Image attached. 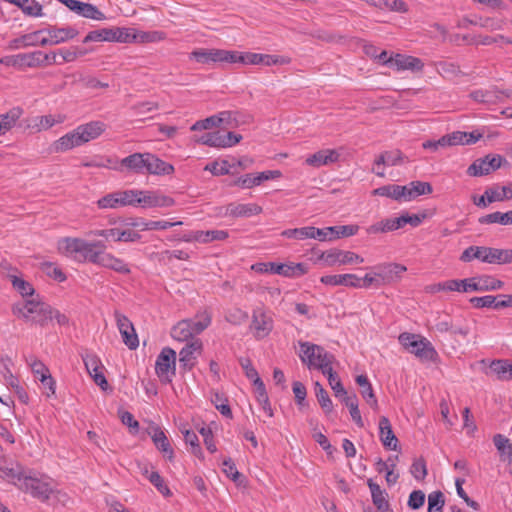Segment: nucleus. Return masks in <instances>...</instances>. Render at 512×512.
Segmentation results:
<instances>
[{"label": "nucleus", "instance_id": "42", "mask_svg": "<svg viewBox=\"0 0 512 512\" xmlns=\"http://www.w3.org/2000/svg\"><path fill=\"white\" fill-rule=\"evenodd\" d=\"M493 443L501 458L504 461L508 460L510 462L512 457V444L510 440L502 434H496L493 437Z\"/></svg>", "mask_w": 512, "mask_h": 512}, {"label": "nucleus", "instance_id": "24", "mask_svg": "<svg viewBox=\"0 0 512 512\" xmlns=\"http://www.w3.org/2000/svg\"><path fill=\"white\" fill-rule=\"evenodd\" d=\"M25 476L22 466L18 463L11 462L0 465V477L16 487L24 480Z\"/></svg>", "mask_w": 512, "mask_h": 512}, {"label": "nucleus", "instance_id": "62", "mask_svg": "<svg viewBox=\"0 0 512 512\" xmlns=\"http://www.w3.org/2000/svg\"><path fill=\"white\" fill-rule=\"evenodd\" d=\"M212 402L215 404L216 409L225 417L232 418V411L228 404V400L223 398L218 392L214 393Z\"/></svg>", "mask_w": 512, "mask_h": 512}, {"label": "nucleus", "instance_id": "46", "mask_svg": "<svg viewBox=\"0 0 512 512\" xmlns=\"http://www.w3.org/2000/svg\"><path fill=\"white\" fill-rule=\"evenodd\" d=\"M322 373L327 376L329 385L331 389L334 391L336 397H340L342 399L345 395L348 394L345 388L343 387L341 380L333 371L332 367H330L327 370H324V372Z\"/></svg>", "mask_w": 512, "mask_h": 512}, {"label": "nucleus", "instance_id": "63", "mask_svg": "<svg viewBox=\"0 0 512 512\" xmlns=\"http://www.w3.org/2000/svg\"><path fill=\"white\" fill-rule=\"evenodd\" d=\"M149 481L156 487V489L164 496H170L171 491L164 483V479L157 471H152L148 476Z\"/></svg>", "mask_w": 512, "mask_h": 512}, {"label": "nucleus", "instance_id": "55", "mask_svg": "<svg viewBox=\"0 0 512 512\" xmlns=\"http://www.w3.org/2000/svg\"><path fill=\"white\" fill-rule=\"evenodd\" d=\"M112 29L103 28L89 32L83 40V43L92 41H112Z\"/></svg>", "mask_w": 512, "mask_h": 512}, {"label": "nucleus", "instance_id": "21", "mask_svg": "<svg viewBox=\"0 0 512 512\" xmlns=\"http://www.w3.org/2000/svg\"><path fill=\"white\" fill-rule=\"evenodd\" d=\"M471 98L480 103L494 104L497 102H501L503 97L512 98V90L511 91H501V90H475L470 94Z\"/></svg>", "mask_w": 512, "mask_h": 512}, {"label": "nucleus", "instance_id": "44", "mask_svg": "<svg viewBox=\"0 0 512 512\" xmlns=\"http://www.w3.org/2000/svg\"><path fill=\"white\" fill-rule=\"evenodd\" d=\"M75 13L89 19L93 20H104L105 15L93 4L85 3L80 1V5H78Z\"/></svg>", "mask_w": 512, "mask_h": 512}, {"label": "nucleus", "instance_id": "49", "mask_svg": "<svg viewBox=\"0 0 512 512\" xmlns=\"http://www.w3.org/2000/svg\"><path fill=\"white\" fill-rule=\"evenodd\" d=\"M359 230L358 225H343V226H330L328 227V231H330L331 236L329 237V241L338 239L341 237H349L355 235Z\"/></svg>", "mask_w": 512, "mask_h": 512}, {"label": "nucleus", "instance_id": "61", "mask_svg": "<svg viewBox=\"0 0 512 512\" xmlns=\"http://www.w3.org/2000/svg\"><path fill=\"white\" fill-rule=\"evenodd\" d=\"M281 235L284 237H287V238H294V239H298V240L310 239V236H312L311 226L287 229V230H284L281 233Z\"/></svg>", "mask_w": 512, "mask_h": 512}, {"label": "nucleus", "instance_id": "51", "mask_svg": "<svg viewBox=\"0 0 512 512\" xmlns=\"http://www.w3.org/2000/svg\"><path fill=\"white\" fill-rule=\"evenodd\" d=\"M222 138H221V131H213V132H207L200 136L198 139H196L197 142L210 146V147H216V148H222L224 147V144H222Z\"/></svg>", "mask_w": 512, "mask_h": 512}, {"label": "nucleus", "instance_id": "34", "mask_svg": "<svg viewBox=\"0 0 512 512\" xmlns=\"http://www.w3.org/2000/svg\"><path fill=\"white\" fill-rule=\"evenodd\" d=\"M367 485L371 492L373 504L377 507V509L382 512H393L385 498V491L382 490L380 486L372 479H368Z\"/></svg>", "mask_w": 512, "mask_h": 512}, {"label": "nucleus", "instance_id": "39", "mask_svg": "<svg viewBox=\"0 0 512 512\" xmlns=\"http://www.w3.org/2000/svg\"><path fill=\"white\" fill-rule=\"evenodd\" d=\"M0 270L1 274L11 281L13 288H25L26 285H29L28 282L19 276L18 270L12 267L9 262L2 261Z\"/></svg>", "mask_w": 512, "mask_h": 512}, {"label": "nucleus", "instance_id": "47", "mask_svg": "<svg viewBox=\"0 0 512 512\" xmlns=\"http://www.w3.org/2000/svg\"><path fill=\"white\" fill-rule=\"evenodd\" d=\"M142 194H144V191H140V190H125V191L117 192V196L120 197L122 206L141 205Z\"/></svg>", "mask_w": 512, "mask_h": 512}, {"label": "nucleus", "instance_id": "4", "mask_svg": "<svg viewBox=\"0 0 512 512\" xmlns=\"http://www.w3.org/2000/svg\"><path fill=\"white\" fill-rule=\"evenodd\" d=\"M399 342L410 353L414 354L421 361H434L437 352L429 341L411 333L399 335Z\"/></svg>", "mask_w": 512, "mask_h": 512}, {"label": "nucleus", "instance_id": "26", "mask_svg": "<svg viewBox=\"0 0 512 512\" xmlns=\"http://www.w3.org/2000/svg\"><path fill=\"white\" fill-rule=\"evenodd\" d=\"M340 154L334 149H323L306 159V163L313 167H320L330 163L337 162Z\"/></svg>", "mask_w": 512, "mask_h": 512}, {"label": "nucleus", "instance_id": "11", "mask_svg": "<svg viewBox=\"0 0 512 512\" xmlns=\"http://www.w3.org/2000/svg\"><path fill=\"white\" fill-rule=\"evenodd\" d=\"M114 316L124 344L130 350H135L139 346V340L132 322L119 311H115Z\"/></svg>", "mask_w": 512, "mask_h": 512}, {"label": "nucleus", "instance_id": "8", "mask_svg": "<svg viewBox=\"0 0 512 512\" xmlns=\"http://www.w3.org/2000/svg\"><path fill=\"white\" fill-rule=\"evenodd\" d=\"M507 160L498 154H488L485 157L476 159L467 169L470 176H484L499 169Z\"/></svg>", "mask_w": 512, "mask_h": 512}, {"label": "nucleus", "instance_id": "10", "mask_svg": "<svg viewBox=\"0 0 512 512\" xmlns=\"http://www.w3.org/2000/svg\"><path fill=\"white\" fill-rule=\"evenodd\" d=\"M250 330L258 340L267 337L273 330V319L271 315L261 308L255 309L252 315Z\"/></svg>", "mask_w": 512, "mask_h": 512}, {"label": "nucleus", "instance_id": "59", "mask_svg": "<svg viewBox=\"0 0 512 512\" xmlns=\"http://www.w3.org/2000/svg\"><path fill=\"white\" fill-rule=\"evenodd\" d=\"M233 167L227 160H222L221 163L217 161H213L206 165L204 168L207 171H210L213 175H226L230 173V169Z\"/></svg>", "mask_w": 512, "mask_h": 512}, {"label": "nucleus", "instance_id": "37", "mask_svg": "<svg viewBox=\"0 0 512 512\" xmlns=\"http://www.w3.org/2000/svg\"><path fill=\"white\" fill-rule=\"evenodd\" d=\"M23 110L20 107H13L5 114H0V136L10 131L20 119Z\"/></svg>", "mask_w": 512, "mask_h": 512}, {"label": "nucleus", "instance_id": "28", "mask_svg": "<svg viewBox=\"0 0 512 512\" xmlns=\"http://www.w3.org/2000/svg\"><path fill=\"white\" fill-rule=\"evenodd\" d=\"M146 158V173L155 175H169L174 172V167L171 164L159 159L156 155L146 153Z\"/></svg>", "mask_w": 512, "mask_h": 512}, {"label": "nucleus", "instance_id": "16", "mask_svg": "<svg viewBox=\"0 0 512 512\" xmlns=\"http://www.w3.org/2000/svg\"><path fill=\"white\" fill-rule=\"evenodd\" d=\"M202 351V342L199 339L187 343L179 352L180 367L190 371L196 364L197 356Z\"/></svg>", "mask_w": 512, "mask_h": 512}, {"label": "nucleus", "instance_id": "36", "mask_svg": "<svg viewBox=\"0 0 512 512\" xmlns=\"http://www.w3.org/2000/svg\"><path fill=\"white\" fill-rule=\"evenodd\" d=\"M356 383L359 385L360 393L367 404L373 409H377L378 401L368 377L366 375H358L356 377Z\"/></svg>", "mask_w": 512, "mask_h": 512}, {"label": "nucleus", "instance_id": "53", "mask_svg": "<svg viewBox=\"0 0 512 512\" xmlns=\"http://www.w3.org/2000/svg\"><path fill=\"white\" fill-rule=\"evenodd\" d=\"M40 269L44 275L56 280L57 282H63L66 279L63 271L53 263L44 262L41 264Z\"/></svg>", "mask_w": 512, "mask_h": 512}, {"label": "nucleus", "instance_id": "23", "mask_svg": "<svg viewBox=\"0 0 512 512\" xmlns=\"http://www.w3.org/2000/svg\"><path fill=\"white\" fill-rule=\"evenodd\" d=\"M512 198V187L503 186L501 192L496 189H487L485 194L482 195L478 200L474 199V203L479 207H486L488 203L495 201H503L505 199Z\"/></svg>", "mask_w": 512, "mask_h": 512}, {"label": "nucleus", "instance_id": "31", "mask_svg": "<svg viewBox=\"0 0 512 512\" xmlns=\"http://www.w3.org/2000/svg\"><path fill=\"white\" fill-rule=\"evenodd\" d=\"M80 137L81 136L79 135V132L76 128L72 132L65 134L64 136L60 137L58 140H56L54 142V144H53L54 151L55 152H65L74 147L81 146L83 143H82Z\"/></svg>", "mask_w": 512, "mask_h": 512}, {"label": "nucleus", "instance_id": "13", "mask_svg": "<svg viewBox=\"0 0 512 512\" xmlns=\"http://www.w3.org/2000/svg\"><path fill=\"white\" fill-rule=\"evenodd\" d=\"M376 276L380 277L383 286L396 284L406 271V267L397 263H387L374 268Z\"/></svg>", "mask_w": 512, "mask_h": 512}, {"label": "nucleus", "instance_id": "38", "mask_svg": "<svg viewBox=\"0 0 512 512\" xmlns=\"http://www.w3.org/2000/svg\"><path fill=\"white\" fill-rule=\"evenodd\" d=\"M190 58L201 64L220 63V49H196L191 52Z\"/></svg>", "mask_w": 512, "mask_h": 512}, {"label": "nucleus", "instance_id": "54", "mask_svg": "<svg viewBox=\"0 0 512 512\" xmlns=\"http://www.w3.org/2000/svg\"><path fill=\"white\" fill-rule=\"evenodd\" d=\"M445 504L441 491H434L428 495V512H443Z\"/></svg>", "mask_w": 512, "mask_h": 512}, {"label": "nucleus", "instance_id": "5", "mask_svg": "<svg viewBox=\"0 0 512 512\" xmlns=\"http://www.w3.org/2000/svg\"><path fill=\"white\" fill-rule=\"evenodd\" d=\"M503 283L489 275L466 278L462 280H449L444 283H438L430 288H501Z\"/></svg>", "mask_w": 512, "mask_h": 512}, {"label": "nucleus", "instance_id": "15", "mask_svg": "<svg viewBox=\"0 0 512 512\" xmlns=\"http://www.w3.org/2000/svg\"><path fill=\"white\" fill-rule=\"evenodd\" d=\"M44 32L48 33L49 38H41L40 46L60 44L69 39H73L78 35V31L73 27L58 28L55 26H51L45 29Z\"/></svg>", "mask_w": 512, "mask_h": 512}, {"label": "nucleus", "instance_id": "14", "mask_svg": "<svg viewBox=\"0 0 512 512\" xmlns=\"http://www.w3.org/2000/svg\"><path fill=\"white\" fill-rule=\"evenodd\" d=\"M329 266L335 264L362 263L364 260L358 254L351 251L330 249L322 253L320 257Z\"/></svg>", "mask_w": 512, "mask_h": 512}, {"label": "nucleus", "instance_id": "60", "mask_svg": "<svg viewBox=\"0 0 512 512\" xmlns=\"http://www.w3.org/2000/svg\"><path fill=\"white\" fill-rule=\"evenodd\" d=\"M399 191H401L399 189V185L389 184V185H384V186L378 187L377 189H375L373 191V194L378 195V196L388 197V198H391L396 201H400L399 200Z\"/></svg>", "mask_w": 512, "mask_h": 512}, {"label": "nucleus", "instance_id": "57", "mask_svg": "<svg viewBox=\"0 0 512 512\" xmlns=\"http://www.w3.org/2000/svg\"><path fill=\"white\" fill-rule=\"evenodd\" d=\"M97 205L101 209H116L123 207L117 192L107 194L97 201Z\"/></svg>", "mask_w": 512, "mask_h": 512}, {"label": "nucleus", "instance_id": "29", "mask_svg": "<svg viewBox=\"0 0 512 512\" xmlns=\"http://www.w3.org/2000/svg\"><path fill=\"white\" fill-rule=\"evenodd\" d=\"M174 204L173 198L156 192L144 191L141 198L142 207H171Z\"/></svg>", "mask_w": 512, "mask_h": 512}, {"label": "nucleus", "instance_id": "6", "mask_svg": "<svg viewBox=\"0 0 512 512\" xmlns=\"http://www.w3.org/2000/svg\"><path fill=\"white\" fill-rule=\"evenodd\" d=\"M155 372L161 382H172L176 372V352L172 348H163L160 354L157 356Z\"/></svg>", "mask_w": 512, "mask_h": 512}, {"label": "nucleus", "instance_id": "20", "mask_svg": "<svg viewBox=\"0 0 512 512\" xmlns=\"http://www.w3.org/2000/svg\"><path fill=\"white\" fill-rule=\"evenodd\" d=\"M471 303L477 308L493 307L495 309L512 307V295H486L483 297L471 298Z\"/></svg>", "mask_w": 512, "mask_h": 512}, {"label": "nucleus", "instance_id": "2", "mask_svg": "<svg viewBox=\"0 0 512 512\" xmlns=\"http://www.w3.org/2000/svg\"><path fill=\"white\" fill-rule=\"evenodd\" d=\"M212 315L203 309L192 319L179 321L171 330V336L177 341H187L194 335L202 333L211 324Z\"/></svg>", "mask_w": 512, "mask_h": 512}, {"label": "nucleus", "instance_id": "9", "mask_svg": "<svg viewBox=\"0 0 512 512\" xmlns=\"http://www.w3.org/2000/svg\"><path fill=\"white\" fill-rule=\"evenodd\" d=\"M18 488L42 502L47 501L52 493V488L48 482L28 475L18 484Z\"/></svg>", "mask_w": 512, "mask_h": 512}, {"label": "nucleus", "instance_id": "25", "mask_svg": "<svg viewBox=\"0 0 512 512\" xmlns=\"http://www.w3.org/2000/svg\"><path fill=\"white\" fill-rule=\"evenodd\" d=\"M261 212L262 207L257 204L230 203L227 205L224 215L232 217H250L253 215H258Z\"/></svg>", "mask_w": 512, "mask_h": 512}, {"label": "nucleus", "instance_id": "50", "mask_svg": "<svg viewBox=\"0 0 512 512\" xmlns=\"http://www.w3.org/2000/svg\"><path fill=\"white\" fill-rule=\"evenodd\" d=\"M315 394L317 400L321 406V408L325 411V413H330L333 409L332 401L327 393V391L323 388V386L316 382L314 385Z\"/></svg>", "mask_w": 512, "mask_h": 512}, {"label": "nucleus", "instance_id": "30", "mask_svg": "<svg viewBox=\"0 0 512 512\" xmlns=\"http://www.w3.org/2000/svg\"><path fill=\"white\" fill-rule=\"evenodd\" d=\"M147 158L146 153H134L121 160V165L128 170L138 173L145 174L147 170Z\"/></svg>", "mask_w": 512, "mask_h": 512}, {"label": "nucleus", "instance_id": "12", "mask_svg": "<svg viewBox=\"0 0 512 512\" xmlns=\"http://www.w3.org/2000/svg\"><path fill=\"white\" fill-rule=\"evenodd\" d=\"M478 260L489 264L512 263V249L479 246Z\"/></svg>", "mask_w": 512, "mask_h": 512}, {"label": "nucleus", "instance_id": "58", "mask_svg": "<svg viewBox=\"0 0 512 512\" xmlns=\"http://www.w3.org/2000/svg\"><path fill=\"white\" fill-rule=\"evenodd\" d=\"M217 118L219 119V127L229 129L236 128L239 125L236 115L232 111H221L217 114Z\"/></svg>", "mask_w": 512, "mask_h": 512}, {"label": "nucleus", "instance_id": "64", "mask_svg": "<svg viewBox=\"0 0 512 512\" xmlns=\"http://www.w3.org/2000/svg\"><path fill=\"white\" fill-rule=\"evenodd\" d=\"M81 357L87 371H94V369H104L100 358L96 354L86 352L85 354H82Z\"/></svg>", "mask_w": 512, "mask_h": 512}, {"label": "nucleus", "instance_id": "17", "mask_svg": "<svg viewBox=\"0 0 512 512\" xmlns=\"http://www.w3.org/2000/svg\"><path fill=\"white\" fill-rule=\"evenodd\" d=\"M270 273L278 274L284 277L296 278L307 273L308 266L305 263H276L271 262Z\"/></svg>", "mask_w": 512, "mask_h": 512}, {"label": "nucleus", "instance_id": "27", "mask_svg": "<svg viewBox=\"0 0 512 512\" xmlns=\"http://www.w3.org/2000/svg\"><path fill=\"white\" fill-rule=\"evenodd\" d=\"M82 143L96 139L105 131V124L100 121H92L77 127Z\"/></svg>", "mask_w": 512, "mask_h": 512}, {"label": "nucleus", "instance_id": "18", "mask_svg": "<svg viewBox=\"0 0 512 512\" xmlns=\"http://www.w3.org/2000/svg\"><path fill=\"white\" fill-rule=\"evenodd\" d=\"M148 434L151 436L156 448L164 455V457L169 461H172L174 458V451L164 431L159 426L152 425L148 428Z\"/></svg>", "mask_w": 512, "mask_h": 512}, {"label": "nucleus", "instance_id": "19", "mask_svg": "<svg viewBox=\"0 0 512 512\" xmlns=\"http://www.w3.org/2000/svg\"><path fill=\"white\" fill-rule=\"evenodd\" d=\"M41 51L24 53L18 55L4 56L0 59V63L6 66H23L33 67L41 64Z\"/></svg>", "mask_w": 512, "mask_h": 512}, {"label": "nucleus", "instance_id": "3", "mask_svg": "<svg viewBox=\"0 0 512 512\" xmlns=\"http://www.w3.org/2000/svg\"><path fill=\"white\" fill-rule=\"evenodd\" d=\"M299 357L309 369H317L321 372L332 367L334 356L323 347L310 342H299Z\"/></svg>", "mask_w": 512, "mask_h": 512}, {"label": "nucleus", "instance_id": "41", "mask_svg": "<svg viewBox=\"0 0 512 512\" xmlns=\"http://www.w3.org/2000/svg\"><path fill=\"white\" fill-rule=\"evenodd\" d=\"M480 224H501V225H512V210L507 211L505 213L502 212H493L484 216H481L478 219Z\"/></svg>", "mask_w": 512, "mask_h": 512}, {"label": "nucleus", "instance_id": "56", "mask_svg": "<svg viewBox=\"0 0 512 512\" xmlns=\"http://www.w3.org/2000/svg\"><path fill=\"white\" fill-rule=\"evenodd\" d=\"M239 364L241 365L242 369L244 370L245 376L252 380L253 384L259 383V381H262V379L259 377V374L257 370L253 367L252 361L247 357H242L239 359Z\"/></svg>", "mask_w": 512, "mask_h": 512}, {"label": "nucleus", "instance_id": "33", "mask_svg": "<svg viewBox=\"0 0 512 512\" xmlns=\"http://www.w3.org/2000/svg\"><path fill=\"white\" fill-rule=\"evenodd\" d=\"M390 65H395L398 70L420 71L423 63L419 58L397 54L395 58L389 59Z\"/></svg>", "mask_w": 512, "mask_h": 512}, {"label": "nucleus", "instance_id": "32", "mask_svg": "<svg viewBox=\"0 0 512 512\" xmlns=\"http://www.w3.org/2000/svg\"><path fill=\"white\" fill-rule=\"evenodd\" d=\"M326 286H358L360 279L354 274L325 275L320 279Z\"/></svg>", "mask_w": 512, "mask_h": 512}, {"label": "nucleus", "instance_id": "35", "mask_svg": "<svg viewBox=\"0 0 512 512\" xmlns=\"http://www.w3.org/2000/svg\"><path fill=\"white\" fill-rule=\"evenodd\" d=\"M489 373L500 381L512 380V363L509 360H493L487 374Z\"/></svg>", "mask_w": 512, "mask_h": 512}, {"label": "nucleus", "instance_id": "7", "mask_svg": "<svg viewBox=\"0 0 512 512\" xmlns=\"http://www.w3.org/2000/svg\"><path fill=\"white\" fill-rule=\"evenodd\" d=\"M67 249L79 254L85 261L102 266L107 252L95 249L89 242L81 239H68Z\"/></svg>", "mask_w": 512, "mask_h": 512}, {"label": "nucleus", "instance_id": "48", "mask_svg": "<svg viewBox=\"0 0 512 512\" xmlns=\"http://www.w3.org/2000/svg\"><path fill=\"white\" fill-rule=\"evenodd\" d=\"M181 432L184 436L185 443L191 446V453L198 457L199 459H203L204 456L202 449L199 445V439L197 434L189 429H182Z\"/></svg>", "mask_w": 512, "mask_h": 512}, {"label": "nucleus", "instance_id": "43", "mask_svg": "<svg viewBox=\"0 0 512 512\" xmlns=\"http://www.w3.org/2000/svg\"><path fill=\"white\" fill-rule=\"evenodd\" d=\"M341 401L349 408L353 421L357 424V426L362 428L364 423L358 408V398L356 394H347L341 399Z\"/></svg>", "mask_w": 512, "mask_h": 512}, {"label": "nucleus", "instance_id": "45", "mask_svg": "<svg viewBox=\"0 0 512 512\" xmlns=\"http://www.w3.org/2000/svg\"><path fill=\"white\" fill-rule=\"evenodd\" d=\"M255 386L256 399L258 403L262 406L264 412L269 416H273V409L270 405L269 397L265 388V384L263 381L257 382Z\"/></svg>", "mask_w": 512, "mask_h": 512}, {"label": "nucleus", "instance_id": "22", "mask_svg": "<svg viewBox=\"0 0 512 512\" xmlns=\"http://www.w3.org/2000/svg\"><path fill=\"white\" fill-rule=\"evenodd\" d=\"M379 436L386 449L397 450L398 439L395 436L391 423L386 416H382L379 420Z\"/></svg>", "mask_w": 512, "mask_h": 512}, {"label": "nucleus", "instance_id": "40", "mask_svg": "<svg viewBox=\"0 0 512 512\" xmlns=\"http://www.w3.org/2000/svg\"><path fill=\"white\" fill-rule=\"evenodd\" d=\"M42 32H44V30L35 31L15 38L10 42V47L13 49H19L40 45L41 39L39 38V35Z\"/></svg>", "mask_w": 512, "mask_h": 512}, {"label": "nucleus", "instance_id": "52", "mask_svg": "<svg viewBox=\"0 0 512 512\" xmlns=\"http://www.w3.org/2000/svg\"><path fill=\"white\" fill-rule=\"evenodd\" d=\"M102 266L106 267V268L113 269L119 273H129L130 272L127 264L123 260L118 259L109 253H106V255L104 256V262H103Z\"/></svg>", "mask_w": 512, "mask_h": 512}, {"label": "nucleus", "instance_id": "1", "mask_svg": "<svg viewBox=\"0 0 512 512\" xmlns=\"http://www.w3.org/2000/svg\"><path fill=\"white\" fill-rule=\"evenodd\" d=\"M21 295L22 300L12 306L15 316L40 326H45L53 319L52 307L44 302L35 290H23Z\"/></svg>", "mask_w": 512, "mask_h": 512}]
</instances>
